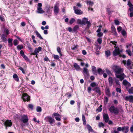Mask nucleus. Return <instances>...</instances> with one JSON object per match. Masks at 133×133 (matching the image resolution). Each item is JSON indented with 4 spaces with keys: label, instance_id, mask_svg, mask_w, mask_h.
Wrapping results in <instances>:
<instances>
[{
    "label": "nucleus",
    "instance_id": "obj_1",
    "mask_svg": "<svg viewBox=\"0 0 133 133\" xmlns=\"http://www.w3.org/2000/svg\"><path fill=\"white\" fill-rule=\"evenodd\" d=\"M109 110L110 113H113L116 115L119 113V110L118 108L115 107L114 105L111 106L109 108Z\"/></svg>",
    "mask_w": 133,
    "mask_h": 133
},
{
    "label": "nucleus",
    "instance_id": "obj_2",
    "mask_svg": "<svg viewBox=\"0 0 133 133\" xmlns=\"http://www.w3.org/2000/svg\"><path fill=\"white\" fill-rule=\"evenodd\" d=\"M112 68L115 72L117 74H121L123 71V69L116 65L113 66Z\"/></svg>",
    "mask_w": 133,
    "mask_h": 133
},
{
    "label": "nucleus",
    "instance_id": "obj_3",
    "mask_svg": "<svg viewBox=\"0 0 133 133\" xmlns=\"http://www.w3.org/2000/svg\"><path fill=\"white\" fill-rule=\"evenodd\" d=\"M45 120L46 122H49V123L51 125L55 122V120L51 116H46L45 118Z\"/></svg>",
    "mask_w": 133,
    "mask_h": 133
},
{
    "label": "nucleus",
    "instance_id": "obj_4",
    "mask_svg": "<svg viewBox=\"0 0 133 133\" xmlns=\"http://www.w3.org/2000/svg\"><path fill=\"white\" fill-rule=\"evenodd\" d=\"M22 98L24 102H29L30 100V96L26 93H24L22 94Z\"/></svg>",
    "mask_w": 133,
    "mask_h": 133
},
{
    "label": "nucleus",
    "instance_id": "obj_5",
    "mask_svg": "<svg viewBox=\"0 0 133 133\" xmlns=\"http://www.w3.org/2000/svg\"><path fill=\"white\" fill-rule=\"evenodd\" d=\"M3 124L5 127V129L6 130L7 129L8 127H11L12 124L11 120L9 119L6 120L4 123Z\"/></svg>",
    "mask_w": 133,
    "mask_h": 133
},
{
    "label": "nucleus",
    "instance_id": "obj_6",
    "mask_svg": "<svg viewBox=\"0 0 133 133\" xmlns=\"http://www.w3.org/2000/svg\"><path fill=\"white\" fill-rule=\"evenodd\" d=\"M102 42H95L94 45L95 47L94 49L96 51L99 52L101 48V44Z\"/></svg>",
    "mask_w": 133,
    "mask_h": 133
},
{
    "label": "nucleus",
    "instance_id": "obj_7",
    "mask_svg": "<svg viewBox=\"0 0 133 133\" xmlns=\"http://www.w3.org/2000/svg\"><path fill=\"white\" fill-rule=\"evenodd\" d=\"M20 120L24 123H26L28 122L29 119L27 115H24L21 116Z\"/></svg>",
    "mask_w": 133,
    "mask_h": 133
},
{
    "label": "nucleus",
    "instance_id": "obj_8",
    "mask_svg": "<svg viewBox=\"0 0 133 133\" xmlns=\"http://www.w3.org/2000/svg\"><path fill=\"white\" fill-rule=\"evenodd\" d=\"M78 8L74 6H73V9L75 13L77 15H81L83 14V12L80 9H76Z\"/></svg>",
    "mask_w": 133,
    "mask_h": 133
},
{
    "label": "nucleus",
    "instance_id": "obj_9",
    "mask_svg": "<svg viewBox=\"0 0 133 133\" xmlns=\"http://www.w3.org/2000/svg\"><path fill=\"white\" fill-rule=\"evenodd\" d=\"M42 50V48L41 47L39 46L38 48H35L34 53H32L31 54L34 55H38V53L40 51H41Z\"/></svg>",
    "mask_w": 133,
    "mask_h": 133
},
{
    "label": "nucleus",
    "instance_id": "obj_10",
    "mask_svg": "<svg viewBox=\"0 0 133 133\" xmlns=\"http://www.w3.org/2000/svg\"><path fill=\"white\" fill-rule=\"evenodd\" d=\"M93 90L95 91L99 96L101 95L100 88L98 87H96L93 89Z\"/></svg>",
    "mask_w": 133,
    "mask_h": 133
},
{
    "label": "nucleus",
    "instance_id": "obj_11",
    "mask_svg": "<svg viewBox=\"0 0 133 133\" xmlns=\"http://www.w3.org/2000/svg\"><path fill=\"white\" fill-rule=\"evenodd\" d=\"M124 99L125 100L127 101H129L130 102L133 103V96H126Z\"/></svg>",
    "mask_w": 133,
    "mask_h": 133
},
{
    "label": "nucleus",
    "instance_id": "obj_12",
    "mask_svg": "<svg viewBox=\"0 0 133 133\" xmlns=\"http://www.w3.org/2000/svg\"><path fill=\"white\" fill-rule=\"evenodd\" d=\"M113 56H115L119 55L120 54L119 49V48L115 49L113 51Z\"/></svg>",
    "mask_w": 133,
    "mask_h": 133
},
{
    "label": "nucleus",
    "instance_id": "obj_13",
    "mask_svg": "<svg viewBox=\"0 0 133 133\" xmlns=\"http://www.w3.org/2000/svg\"><path fill=\"white\" fill-rule=\"evenodd\" d=\"M103 119L106 123H107L109 120V117L107 114H103Z\"/></svg>",
    "mask_w": 133,
    "mask_h": 133
},
{
    "label": "nucleus",
    "instance_id": "obj_14",
    "mask_svg": "<svg viewBox=\"0 0 133 133\" xmlns=\"http://www.w3.org/2000/svg\"><path fill=\"white\" fill-rule=\"evenodd\" d=\"M59 11V9L57 6L56 4H55L54 7V11L56 15H57Z\"/></svg>",
    "mask_w": 133,
    "mask_h": 133
},
{
    "label": "nucleus",
    "instance_id": "obj_15",
    "mask_svg": "<svg viewBox=\"0 0 133 133\" xmlns=\"http://www.w3.org/2000/svg\"><path fill=\"white\" fill-rule=\"evenodd\" d=\"M111 33L114 35L116 36L117 35L116 28L113 25H112L111 26Z\"/></svg>",
    "mask_w": 133,
    "mask_h": 133
},
{
    "label": "nucleus",
    "instance_id": "obj_16",
    "mask_svg": "<svg viewBox=\"0 0 133 133\" xmlns=\"http://www.w3.org/2000/svg\"><path fill=\"white\" fill-rule=\"evenodd\" d=\"M123 84L125 86L127 85L129 87H130L131 86V84L129 82L126 80L124 79L123 82Z\"/></svg>",
    "mask_w": 133,
    "mask_h": 133
},
{
    "label": "nucleus",
    "instance_id": "obj_17",
    "mask_svg": "<svg viewBox=\"0 0 133 133\" xmlns=\"http://www.w3.org/2000/svg\"><path fill=\"white\" fill-rule=\"evenodd\" d=\"M129 131V127L128 126L123 127L122 132L124 133H127Z\"/></svg>",
    "mask_w": 133,
    "mask_h": 133
},
{
    "label": "nucleus",
    "instance_id": "obj_18",
    "mask_svg": "<svg viewBox=\"0 0 133 133\" xmlns=\"http://www.w3.org/2000/svg\"><path fill=\"white\" fill-rule=\"evenodd\" d=\"M105 93L106 95L109 97H110L111 96V94L109 88H106L105 90Z\"/></svg>",
    "mask_w": 133,
    "mask_h": 133
},
{
    "label": "nucleus",
    "instance_id": "obj_19",
    "mask_svg": "<svg viewBox=\"0 0 133 133\" xmlns=\"http://www.w3.org/2000/svg\"><path fill=\"white\" fill-rule=\"evenodd\" d=\"M108 82L110 86H111L113 83V80L111 76H109L108 78Z\"/></svg>",
    "mask_w": 133,
    "mask_h": 133
},
{
    "label": "nucleus",
    "instance_id": "obj_20",
    "mask_svg": "<svg viewBox=\"0 0 133 133\" xmlns=\"http://www.w3.org/2000/svg\"><path fill=\"white\" fill-rule=\"evenodd\" d=\"M73 66L76 70L79 71L81 69L79 66L76 63H75L74 64Z\"/></svg>",
    "mask_w": 133,
    "mask_h": 133
},
{
    "label": "nucleus",
    "instance_id": "obj_21",
    "mask_svg": "<svg viewBox=\"0 0 133 133\" xmlns=\"http://www.w3.org/2000/svg\"><path fill=\"white\" fill-rule=\"evenodd\" d=\"M7 36L5 34H2L1 35V38L3 42H6L7 41L6 37Z\"/></svg>",
    "mask_w": 133,
    "mask_h": 133
},
{
    "label": "nucleus",
    "instance_id": "obj_22",
    "mask_svg": "<svg viewBox=\"0 0 133 133\" xmlns=\"http://www.w3.org/2000/svg\"><path fill=\"white\" fill-rule=\"evenodd\" d=\"M87 128L89 132H93L94 130L91 127L89 124H88L87 125Z\"/></svg>",
    "mask_w": 133,
    "mask_h": 133
},
{
    "label": "nucleus",
    "instance_id": "obj_23",
    "mask_svg": "<svg viewBox=\"0 0 133 133\" xmlns=\"http://www.w3.org/2000/svg\"><path fill=\"white\" fill-rule=\"evenodd\" d=\"M97 72L99 75H101L104 73V70H103L101 68H99L97 70Z\"/></svg>",
    "mask_w": 133,
    "mask_h": 133
},
{
    "label": "nucleus",
    "instance_id": "obj_24",
    "mask_svg": "<svg viewBox=\"0 0 133 133\" xmlns=\"http://www.w3.org/2000/svg\"><path fill=\"white\" fill-rule=\"evenodd\" d=\"M13 77L15 81L17 82H19V79L17 75L16 74H14Z\"/></svg>",
    "mask_w": 133,
    "mask_h": 133
},
{
    "label": "nucleus",
    "instance_id": "obj_25",
    "mask_svg": "<svg viewBox=\"0 0 133 133\" xmlns=\"http://www.w3.org/2000/svg\"><path fill=\"white\" fill-rule=\"evenodd\" d=\"M83 72L87 75H88L89 74L88 70L85 67L83 68Z\"/></svg>",
    "mask_w": 133,
    "mask_h": 133
},
{
    "label": "nucleus",
    "instance_id": "obj_26",
    "mask_svg": "<svg viewBox=\"0 0 133 133\" xmlns=\"http://www.w3.org/2000/svg\"><path fill=\"white\" fill-rule=\"evenodd\" d=\"M79 46L77 45L74 44L71 46V49L73 50H76L78 49V47Z\"/></svg>",
    "mask_w": 133,
    "mask_h": 133
},
{
    "label": "nucleus",
    "instance_id": "obj_27",
    "mask_svg": "<svg viewBox=\"0 0 133 133\" xmlns=\"http://www.w3.org/2000/svg\"><path fill=\"white\" fill-rule=\"evenodd\" d=\"M116 77L117 78H119L120 81H122L124 78V77L122 76V75H116Z\"/></svg>",
    "mask_w": 133,
    "mask_h": 133
},
{
    "label": "nucleus",
    "instance_id": "obj_28",
    "mask_svg": "<svg viewBox=\"0 0 133 133\" xmlns=\"http://www.w3.org/2000/svg\"><path fill=\"white\" fill-rule=\"evenodd\" d=\"M82 119L83 121V125H85L86 124V121L85 119V117L84 115H82Z\"/></svg>",
    "mask_w": 133,
    "mask_h": 133
},
{
    "label": "nucleus",
    "instance_id": "obj_29",
    "mask_svg": "<svg viewBox=\"0 0 133 133\" xmlns=\"http://www.w3.org/2000/svg\"><path fill=\"white\" fill-rule=\"evenodd\" d=\"M79 28V26L78 25H76L73 28V30L74 32L77 33V30Z\"/></svg>",
    "mask_w": 133,
    "mask_h": 133
},
{
    "label": "nucleus",
    "instance_id": "obj_30",
    "mask_svg": "<svg viewBox=\"0 0 133 133\" xmlns=\"http://www.w3.org/2000/svg\"><path fill=\"white\" fill-rule=\"evenodd\" d=\"M130 11V16L131 17L133 16V7H130L129 9Z\"/></svg>",
    "mask_w": 133,
    "mask_h": 133
},
{
    "label": "nucleus",
    "instance_id": "obj_31",
    "mask_svg": "<svg viewBox=\"0 0 133 133\" xmlns=\"http://www.w3.org/2000/svg\"><path fill=\"white\" fill-rule=\"evenodd\" d=\"M35 33L37 36V37L40 38V39H43V38L41 36L40 34L37 31H35Z\"/></svg>",
    "mask_w": 133,
    "mask_h": 133
},
{
    "label": "nucleus",
    "instance_id": "obj_32",
    "mask_svg": "<svg viewBox=\"0 0 133 133\" xmlns=\"http://www.w3.org/2000/svg\"><path fill=\"white\" fill-rule=\"evenodd\" d=\"M107 12L108 15H110V16H111L112 13L113 12V11H110V8H108L107 9Z\"/></svg>",
    "mask_w": 133,
    "mask_h": 133
},
{
    "label": "nucleus",
    "instance_id": "obj_33",
    "mask_svg": "<svg viewBox=\"0 0 133 133\" xmlns=\"http://www.w3.org/2000/svg\"><path fill=\"white\" fill-rule=\"evenodd\" d=\"M37 10L38 13H43L44 12L43 10H42V8H38Z\"/></svg>",
    "mask_w": 133,
    "mask_h": 133
},
{
    "label": "nucleus",
    "instance_id": "obj_34",
    "mask_svg": "<svg viewBox=\"0 0 133 133\" xmlns=\"http://www.w3.org/2000/svg\"><path fill=\"white\" fill-rule=\"evenodd\" d=\"M52 117H55L61 116L59 114L56 112L54 113L53 114H52Z\"/></svg>",
    "mask_w": 133,
    "mask_h": 133
},
{
    "label": "nucleus",
    "instance_id": "obj_35",
    "mask_svg": "<svg viewBox=\"0 0 133 133\" xmlns=\"http://www.w3.org/2000/svg\"><path fill=\"white\" fill-rule=\"evenodd\" d=\"M106 56L108 57L110 55V51L107 50L105 51Z\"/></svg>",
    "mask_w": 133,
    "mask_h": 133
},
{
    "label": "nucleus",
    "instance_id": "obj_36",
    "mask_svg": "<svg viewBox=\"0 0 133 133\" xmlns=\"http://www.w3.org/2000/svg\"><path fill=\"white\" fill-rule=\"evenodd\" d=\"M88 19L86 18H83L82 21V24L85 25Z\"/></svg>",
    "mask_w": 133,
    "mask_h": 133
},
{
    "label": "nucleus",
    "instance_id": "obj_37",
    "mask_svg": "<svg viewBox=\"0 0 133 133\" xmlns=\"http://www.w3.org/2000/svg\"><path fill=\"white\" fill-rule=\"evenodd\" d=\"M50 7L48 8H46V12L48 14H51V12H50Z\"/></svg>",
    "mask_w": 133,
    "mask_h": 133
},
{
    "label": "nucleus",
    "instance_id": "obj_38",
    "mask_svg": "<svg viewBox=\"0 0 133 133\" xmlns=\"http://www.w3.org/2000/svg\"><path fill=\"white\" fill-rule=\"evenodd\" d=\"M94 2H91L90 1H87V4H89L90 5L92 6L94 4Z\"/></svg>",
    "mask_w": 133,
    "mask_h": 133
},
{
    "label": "nucleus",
    "instance_id": "obj_39",
    "mask_svg": "<svg viewBox=\"0 0 133 133\" xmlns=\"http://www.w3.org/2000/svg\"><path fill=\"white\" fill-rule=\"evenodd\" d=\"M27 44L28 45V47L29 49L30 50V51H32L33 50V49L31 48V45L29 44L28 42L27 43Z\"/></svg>",
    "mask_w": 133,
    "mask_h": 133
},
{
    "label": "nucleus",
    "instance_id": "obj_40",
    "mask_svg": "<svg viewBox=\"0 0 133 133\" xmlns=\"http://www.w3.org/2000/svg\"><path fill=\"white\" fill-rule=\"evenodd\" d=\"M36 110L37 112H40L42 111V108L41 107L38 106L36 108Z\"/></svg>",
    "mask_w": 133,
    "mask_h": 133
},
{
    "label": "nucleus",
    "instance_id": "obj_41",
    "mask_svg": "<svg viewBox=\"0 0 133 133\" xmlns=\"http://www.w3.org/2000/svg\"><path fill=\"white\" fill-rule=\"evenodd\" d=\"M131 61L130 59H128L127 61L126 65L127 66H130L131 64Z\"/></svg>",
    "mask_w": 133,
    "mask_h": 133
},
{
    "label": "nucleus",
    "instance_id": "obj_42",
    "mask_svg": "<svg viewBox=\"0 0 133 133\" xmlns=\"http://www.w3.org/2000/svg\"><path fill=\"white\" fill-rule=\"evenodd\" d=\"M128 91L129 94H133V87H131L129 89Z\"/></svg>",
    "mask_w": 133,
    "mask_h": 133
},
{
    "label": "nucleus",
    "instance_id": "obj_43",
    "mask_svg": "<svg viewBox=\"0 0 133 133\" xmlns=\"http://www.w3.org/2000/svg\"><path fill=\"white\" fill-rule=\"evenodd\" d=\"M121 33L122 35L123 36H125L127 35V33L124 30H123L121 31Z\"/></svg>",
    "mask_w": 133,
    "mask_h": 133
},
{
    "label": "nucleus",
    "instance_id": "obj_44",
    "mask_svg": "<svg viewBox=\"0 0 133 133\" xmlns=\"http://www.w3.org/2000/svg\"><path fill=\"white\" fill-rule=\"evenodd\" d=\"M98 127H103L104 126V123L102 122H99L98 123Z\"/></svg>",
    "mask_w": 133,
    "mask_h": 133
},
{
    "label": "nucleus",
    "instance_id": "obj_45",
    "mask_svg": "<svg viewBox=\"0 0 133 133\" xmlns=\"http://www.w3.org/2000/svg\"><path fill=\"white\" fill-rule=\"evenodd\" d=\"M4 32L5 33V35L7 36L9 33V30L7 29H5L4 30Z\"/></svg>",
    "mask_w": 133,
    "mask_h": 133
},
{
    "label": "nucleus",
    "instance_id": "obj_46",
    "mask_svg": "<svg viewBox=\"0 0 133 133\" xmlns=\"http://www.w3.org/2000/svg\"><path fill=\"white\" fill-rule=\"evenodd\" d=\"M127 53L130 56H131L132 55L131 51L130 50H127L126 51Z\"/></svg>",
    "mask_w": 133,
    "mask_h": 133
},
{
    "label": "nucleus",
    "instance_id": "obj_47",
    "mask_svg": "<svg viewBox=\"0 0 133 133\" xmlns=\"http://www.w3.org/2000/svg\"><path fill=\"white\" fill-rule=\"evenodd\" d=\"M28 107L29 108H30L31 110H32L33 109V105L31 104H29L28 105Z\"/></svg>",
    "mask_w": 133,
    "mask_h": 133
},
{
    "label": "nucleus",
    "instance_id": "obj_48",
    "mask_svg": "<svg viewBox=\"0 0 133 133\" xmlns=\"http://www.w3.org/2000/svg\"><path fill=\"white\" fill-rule=\"evenodd\" d=\"M75 21V19L74 18H71L70 20L69 23L71 24H72Z\"/></svg>",
    "mask_w": 133,
    "mask_h": 133
},
{
    "label": "nucleus",
    "instance_id": "obj_49",
    "mask_svg": "<svg viewBox=\"0 0 133 133\" xmlns=\"http://www.w3.org/2000/svg\"><path fill=\"white\" fill-rule=\"evenodd\" d=\"M116 90L117 92H118L120 93L121 92V90L120 88L117 87L116 89Z\"/></svg>",
    "mask_w": 133,
    "mask_h": 133
},
{
    "label": "nucleus",
    "instance_id": "obj_50",
    "mask_svg": "<svg viewBox=\"0 0 133 133\" xmlns=\"http://www.w3.org/2000/svg\"><path fill=\"white\" fill-rule=\"evenodd\" d=\"M102 107V105H101L97 109V111L98 112H101L102 110V108H101Z\"/></svg>",
    "mask_w": 133,
    "mask_h": 133
},
{
    "label": "nucleus",
    "instance_id": "obj_51",
    "mask_svg": "<svg viewBox=\"0 0 133 133\" xmlns=\"http://www.w3.org/2000/svg\"><path fill=\"white\" fill-rule=\"evenodd\" d=\"M22 56L25 60L27 61H28L29 60V58L25 55L24 54V55H22Z\"/></svg>",
    "mask_w": 133,
    "mask_h": 133
},
{
    "label": "nucleus",
    "instance_id": "obj_52",
    "mask_svg": "<svg viewBox=\"0 0 133 133\" xmlns=\"http://www.w3.org/2000/svg\"><path fill=\"white\" fill-rule=\"evenodd\" d=\"M17 48L18 49L21 50L22 49L23 47L22 45H19L17 46Z\"/></svg>",
    "mask_w": 133,
    "mask_h": 133
},
{
    "label": "nucleus",
    "instance_id": "obj_53",
    "mask_svg": "<svg viewBox=\"0 0 133 133\" xmlns=\"http://www.w3.org/2000/svg\"><path fill=\"white\" fill-rule=\"evenodd\" d=\"M105 70L106 72L108 75L111 74V72L107 68L105 69Z\"/></svg>",
    "mask_w": 133,
    "mask_h": 133
},
{
    "label": "nucleus",
    "instance_id": "obj_54",
    "mask_svg": "<svg viewBox=\"0 0 133 133\" xmlns=\"http://www.w3.org/2000/svg\"><path fill=\"white\" fill-rule=\"evenodd\" d=\"M18 69L22 71V72L24 74H25V70H24V69L22 68V67H20Z\"/></svg>",
    "mask_w": 133,
    "mask_h": 133
},
{
    "label": "nucleus",
    "instance_id": "obj_55",
    "mask_svg": "<svg viewBox=\"0 0 133 133\" xmlns=\"http://www.w3.org/2000/svg\"><path fill=\"white\" fill-rule=\"evenodd\" d=\"M66 95L67 96V97L69 98H70L72 96V95L70 92H68L66 94Z\"/></svg>",
    "mask_w": 133,
    "mask_h": 133
},
{
    "label": "nucleus",
    "instance_id": "obj_56",
    "mask_svg": "<svg viewBox=\"0 0 133 133\" xmlns=\"http://www.w3.org/2000/svg\"><path fill=\"white\" fill-rule=\"evenodd\" d=\"M77 23L78 24H82V21L81 19H78Z\"/></svg>",
    "mask_w": 133,
    "mask_h": 133
},
{
    "label": "nucleus",
    "instance_id": "obj_57",
    "mask_svg": "<svg viewBox=\"0 0 133 133\" xmlns=\"http://www.w3.org/2000/svg\"><path fill=\"white\" fill-rule=\"evenodd\" d=\"M90 85L92 87H94L96 85V84L95 82H93L91 83Z\"/></svg>",
    "mask_w": 133,
    "mask_h": 133
},
{
    "label": "nucleus",
    "instance_id": "obj_58",
    "mask_svg": "<svg viewBox=\"0 0 133 133\" xmlns=\"http://www.w3.org/2000/svg\"><path fill=\"white\" fill-rule=\"evenodd\" d=\"M53 57L55 59H59V56L58 55H54Z\"/></svg>",
    "mask_w": 133,
    "mask_h": 133
},
{
    "label": "nucleus",
    "instance_id": "obj_59",
    "mask_svg": "<svg viewBox=\"0 0 133 133\" xmlns=\"http://www.w3.org/2000/svg\"><path fill=\"white\" fill-rule=\"evenodd\" d=\"M109 99L107 97H104V101L106 103H107L108 102Z\"/></svg>",
    "mask_w": 133,
    "mask_h": 133
},
{
    "label": "nucleus",
    "instance_id": "obj_60",
    "mask_svg": "<svg viewBox=\"0 0 133 133\" xmlns=\"http://www.w3.org/2000/svg\"><path fill=\"white\" fill-rule=\"evenodd\" d=\"M103 35V34L101 32H99L97 34V36L99 37H101Z\"/></svg>",
    "mask_w": 133,
    "mask_h": 133
},
{
    "label": "nucleus",
    "instance_id": "obj_61",
    "mask_svg": "<svg viewBox=\"0 0 133 133\" xmlns=\"http://www.w3.org/2000/svg\"><path fill=\"white\" fill-rule=\"evenodd\" d=\"M115 23L116 25H118L119 24V21L117 20H115Z\"/></svg>",
    "mask_w": 133,
    "mask_h": 133
},
{
    "label": "nucleus",
    "instance_id": "obj_62",
    "mask_svg": "<svg viewBox=\"0 0 133 133\" xmlns=\"http://www.w3.org/2000/svg\"><path fill=\"white\" fill-rule=\"evenodd\" d=\"M102 27L101 25H100L99 28L98 29L97 31V32H100L101 30V28Z\"/></svg>",
    "mask_w": 133,
    "mask_h": 133
},
{
    "label": "nucleus",
    "instance_id": "obj_63",
    "mask_svg": "<svg viewBox=\"0 0 133 133\" xmlns=\"http://www.w3.org/2000/svg\"><path fill=\"white\" fill-rule=\"evenodd\" d=\"M115 82L117 85H119L120 87V82L118 80H115Z\"/></svg>",
    "mask_w": 133,
    "mask_h": 133
},
{
    "label": "nucleus",
    "instance_id": "obj_64",
    "mask_svg": "<svg viewBox=\"0 0 133 133\" xmlns=\"http://www.w3.org/2000/svg\"><path fill=\"white\" fill-rule=\"evenodd\" d=\"M61 116L60 117H55V118L56 120L58 121H60L61 120Z\"/></svg>",
    "mask_w": 133,
    "mask_h": 133
}]
</instances>
